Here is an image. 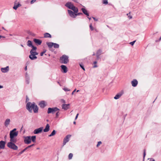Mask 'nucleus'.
Returning <instances> with one entry per match:
<instances>
[{"mask_svg": "<svg viewBox=\"0 0 161 161\" xmlns=\"http://www.w3.org/2000/svg\"><path fill=\"white\" fill-rule=\"evenodd\" d=\"M46 44L49 48H52L54 45V43L52 42H47Z\"/></svg>", "mask_w": 161, "mask_h": 161, "instance_id": "nucleus-25", "label": "nucleus"}, {"mask_svg": "<svg viewBox=\"0 0 161 161\" xmlns=\"http://www.w3.org/2000/svg\"><path fill=\"white\" fill-rule=\"evenodd\" d=\"M7 146L9 148L14 150H16L18 149V147L15 144L11 142H8L7 144Z\"/></svg>", "mask_w": 161, "mask_h": 161, "instance_id": "nucleus-4", "label": "nucleus"}, {"mask_svg": "<svg viewBox=\"0 0 161 161\" xmlns=\"http://www.w3.org/2000/svg\"><path fill=\"white\" fill-rule=\"evenodd\" d=\"M78 115H79V114H78H78H76V117H75V120H76V119L77 118Z\"/></svg>", "mask_w": 161, "mask_h": 161, "instance_id": "nucleus-52", "label": "nucleus"}, {"mask_svg": "<svg viewBox=\"0 0 161 161\" xmlns=\"http://www.w3.org/2000/svg\"><path fill=\"white\" fill-rule=\"evenodd\" d=\"M97 63V62L96 61L94 62L93 63L94 64V65L93 66L94 68H96V67H97V65H96Z\"/></svg>", "mask_w": 161, "mask_h": 161, "instance_id": "nucleus-43", "label": "nucleus"}, {"mask_svg": "<svg viewBox=\"0 0 161 161\" xmlns=\"http://www.w3.org/2000/svg\"><path fill=\"white\" fill-rule=\"evenodd\" d=\"M161 40V36L160 37L159 39L158 40H156V42H158Z\"/></svg>", "mask_w": 161, "mask_h": 161, "instance_id": "nucleus-51", "label": "nucleus"}, {"mask_svg": "<svg viewBox=\"0 0 161 161\" xmlns=\"http://www.w3.org/2000/svg\"><path fill=\"white\" fill-rule=\"evenodd\" d=\"M81 10L82 11L83 13L86 15L87 16H89V13L86 9L84 8H81Z\"/></svg>", "mask_w": 161, "mask_h": 161, "instance_id": "nucleus-21", "label": "nucleus"}, {"mask_svg": "<svg viewBox=\"0 0 161 161\" xmlns=\"http://www.w3.org/2000/svg\"><path fill=\"white\" fill-rule=\"evenodd\" d=\"M63 102L64 103H65V100H64L63 99Z\"/></svg>", "mask_w": 161, "mask_h": 161, "instance_id": "nucleus-62", "label": "nucleus"}, {"mask_svg": "<svg viewBox=\"0 0 161 161\" xmlns=\"http://www.w3.org/2000/svg\"><path fill=\"white\" fill-rule=\"evenodd\" d=\"M53 47L55 48H58L59 47V45L57 43H54Z\"/></svg>", "mask_w": 161, "mask_h": 161, "instance_id": "nucleus-31", "label": "nucleus"}, {"mask_svg": "<svg viewBox=\"0 0 161 161\" xmlns=\"http://www.w3.org/2000/svg\"><path fill=\"white\" fill-rule=\"evenodd\" d=\"M26 101H28L29 100V99L28 98V97L27 96H26Z\"/></svg>", "mask_w": 161, "mask_h": 161, "instance_id": "nucleus-56", "label": "nucleus"}, {"mask_svg": "<svg viewBox=\"0 0 161 161\" xmlns=\"http://www.w3.org/2000/svg\"><path fill=\"white\" fill-rule=\"evenodd\" d=\"M26 83L28 84L29 83V78L28 77L26 78Z\"/></svg>", "mask_w": 161, "mask_h": 161, "instance_id": "nucleus-41", "label": "nucleus"}, {"mask_svg": "<svg viewBox=\"0 0 161 161\" xmlns=\"http://www.w3.org/2000/svg\"><path fill=\"white\" fill-rule=\"evenodd\" d=\"M61 71L64 73H66L68 71V69L67 67L64 65H62L61 66Z\"/></svg>", "mask_w": 161, "mask_h": 161, "instance_id": "nucleus-12", "label": "nucleus"}, {"mask_svg": "<svg viewBox=\"0 0 161 161\" xmlns=\"http://www.w3.org/2000/svg\"><path fill=\"white\" fill-rule=\"evenodd\" d=\"M27 45L30 47H31L32 49H33L34 47H36L33 45L31 41L30 40H28L27 42Z\"/></svg>", "mask_w": 161, "mask_h": 161, "instance_id": "nucleus-22", "label": "nucleus"}, {"mask_svg": "<svg viewBox=\"0 0 161 161\" xmlns=\"http://www.w3.org/2000/svg\"><path fill=\"white\" fill-rule=\"evenodd\" d=\"M83 15V14L82 13L80 12V13H75V17L77 15Z\"/></svg>", "mask_w": 161, "mask_h": 161, "instance_id": "nucleus-37", "label": "nucleus"}, {"mask_svg": "<svg viewBox=\"0 0 161 161\" xmlns=\"http://www.w3.org/2000/svg\"><path fill=\"white\" fill-rule=\"evenodd\" d=\"M59 114H60V113L59 111H58L56 112V118H58Z\"/></svg>", "mask_w": 161, "mask_h": 161, "instance_id": "nucleus-40", "label": "nucleus"}, {"mask_svg": "<svg viewBox=\"0 0 161 161\" xmlns=\"http://www.w3.org/2000/svg\"><path fill=\"white\" fill-rule=\"evenodd\" d=\"M149 161H155V160L153 158H150Z\"/></svg>", "mask_w": 161, "mask_h": 161, "instance_id": "nucleus-49", "label": "nucleus"}, {"mask_svg": "<svg viewBox=\"0 0 161 161\" xmlns=\"http://www.w3.org/2000/svg\"><path fill=\"white\" fill-rule=\"evenodd\" d=\"M69 106H70L69 104H62V109H63L65 110H67L69 108Z\"/></svg>", "mask_w": 161, "mask_h": 161, "instance_id": "nucleus-17", "label": "nucleus"}, {"mask_svg": "<svg viewBox=\"0 0 161 161\" xmlns=\"http://www.w3.org/2000/svg\"><path fill=\"white\" fill-rule=\"evenodd\" d=\"M26 109L30 112H32V109L34 113L38 112V108L34 102L31 103V102H28L26 105Z\"/></svg>", "mask_w": 161, "mask_h": 161, "instance_id": "nucleus-1", "label": "nucleus"}, {"mask_svg": "<svg viewBox=\"0 0 161 161\" xmlns=\"http://www.w3.org/2000/svg\"><path fill=\"white\" fill-rule=\"evenodd\" d=\"M68 11L70 17L74 18H75V13L70 10H68Z\"/></svg>", "mask_w": 161, "mask_h": 161, "instance_id": "nucleus-14", "label": "nucleus"}, {"mask_svg": "<svg viewBox=\"0 0 161 161\" xmlns=\"http://www.w3.org/2000/svg\"><path fill=\"white\" fill-rule=\"evenodd\" d=\"M99 56H98L97 54H96V57H97V59H98L99 58Z\"/></svg>", "mask_w": 161, "mask_h": 161, "instance_id": "nucleus-58", "label": "nucleus"}, {"mask_svg": "<svg viewBox=\"0 0 161 161\" xmlns=\"http://www.w3.org/2000/svg\"><path fill=\"white\" fill-rule=\"evenodd\" d=\"M128 18L130 19H131L132 18V16H130V15H129L128 16Z\"/></svg>", "mask_w": 161, "mask_h": 161, "instance_id": "nucleus-55", "label": "nucleus"}, {"mask_svg": "<svg viewBox=\"0 0 161 161\" xmlns=\"http://www.w3.org/2000/svg\"><path fill=\"white\" fill-rule=\"evenodd\" d=\"M10 119H7L5 120V121L4 122V125L6 127H8V125L10 124Z\"/></svg>", "mask_w": 161, "mask_h": 161, "instance_id": "nucleus-23", "label": "nucleus"}, {"mask_svg": "<svg viewBox=\"0 0 161 161\" xmlns=\"http://www.w3.org/2000/svg\"><path fill=\"white\" fill-rule=\"evenodd\" d=\"M34 145H35L34 144H32L31 145L28 146L27 147H26V148L27 149H28V148H30V147L33 146Z\"/></svg>", "mask_w": 161, "mask_h": 161, "instance_id": "nucleus-42", "label": "nucleus"}, {"mask_svg": "<svg viewBox=\"0 0 161 161\" xmlns=\"http://www.w3.org/2000/svg\"><path fill=\"white\" fill-rule=\"evenodd\" d=\"M18 5V7H20L21 6V5L19 3H18V4H17Z\"/></svg>", "mask_w": 161, "mask_h": 161, "instance_id": "nucleus-54", "label": "nucleus"}, {"mask_svg": "<svg viewBox=\"0 0 161 161\" xmlns=\"http://www.w3.org/2000/svg\"><path fill=\"white\" fill-rule=\"evenodd\" d=\"M33 41L36 44L38 45H40L42 43V40L39 39H37L36 38H34L33 39Z\"/></svg>", "mask_w": 161, "mask_h": 161, "instance_id": "nucleus-19", "label": "nucleus"}, {"mask_svg": "<svg viewBox=\"0 0 161 161\" xmlns=\"http://www.w3.org/2000/svg\"><path fill=\"white\" fill-rule=\"evenodd\" d=\"M36 0H31V4H32L36 1Z\"/></svg>", "mask_w": 161, "mask_h": 161, "instance_id": "nucleus-47", "label": "nucleus"}, {"mask_svg": "<svg viewBox=\"0 0 161 161\" xmlns=\"http://www.w3.org/2000/svg\"><path fill=\"white\" fill-rule=\"evenodd\" d=\"M101 143L102 142L101 141L98 142L97 145V147H98Z\"/></svg>", "mask_w": 161, "mask_h": 161, "instance_id": "nucleus-46", "label": "nucleus"}, {"mask_svg": "<svg viewBox=\"0 0 161 161\" xmlns=\"http://www.w3.org/2000/svg\"><path fill=\"white\" fill-rule=\"evenodd\" d=\"M6 142L3 141H0V148L4 149L5 148Z\"/></svg>", "mask_w": 161, "mask_h": 161, "instance_id": "nucleus-15", "label": "nucleus"}, {"mask_svg": "<svg viewBox=\"0 0 161 161\" xmlns=\"http://www.w3.org/2000/svg\"><path fill=\"white\" fill-rule=\"evenodd\" d=\"M0 39L1 38H5V37L4 36H1L0 35Z\"/></svg>", "mask_w": 161, "mask_h": 161, "instance_id": "nucleus-57", "label": "nucleus"}, {"mask_svg": "<svg viewBox=\"0 0 161 161\" xmlns=\"http://www.w3.org/2000/svg\"><path fill=\"white\" fill-rule=\"evenodd\" d=\"M27 149H26V147L24 149L22 150V151L19 152V155H20L22 154L24 152H25Z\"/></svg>", "mask_w": 161, "mask_h": 161, "instance_id": "nucleus-33", "label": "nucleus"}, {"mask_svg": "<svg viewBox=\"0 0 161 161\" xmlns=\"http://www.w3.org/2000/svg\"><path fill=\"white\" fill-rule=\"evenodd\" d=\"M10 142H13V143H15L17 142V140L16 138H14V137H10Z\"/></svg>", "mask_w": 161, "mask_h": 161, "instance_id": "nucleus-26", "label": "nucleus"}, {"mask_svg": "<svg viewBox=\"0 0 161 161\" xmlns=\"http://www.w3.org/2000/svg\"><path fill=\"white\" fill-rule=\"evenodd\" d=\"M59 109L57 107L49 108H48L47 113L48 114L52 113L53 114L55 112L59 111Z\"/></svg>", "mask_w": 161, "mask_h": 161, "instance_id": "nucleus-5", "label": "nucleus"}, {"mask_svg": "<svg viewBox=\"0 0 161 161\" xmlns=\"http://www.w3.org/2000/svg\"><path fill=\"white\" fill-rule=\"evenodd\" d=\"M19 7L18 6V5L17 4H16V3H14V6L13 7V8L16 10L17 9V8Z\"/></svg>", "mask_w": 161, "mask_h": 161, "instance_id": "nucleus-32", "label": "nucleus"}, {"mask_svg": "<svg viewBox=\"0 0 161 161\" xmlns=\"http://www.w3.org/2000/svg\"><path fill=\"white\" fill-rule=\"evenodd\" d=\"M124 91L122 90L120 92L118 93L114 97V98L115 99H119L123 94Z\"/></svg>", "mask_w": 161, "mask_h": 161, "instance_id": "nucleus-10", "label": "nucleus"}, {"mask_svg": "<svg viewBox=\"0 0 161 161\" xmlns=\"http://www.w3.org/2000/svg\"><path fill=\"white\" fill-rule=\"evenodd\" d=\"M56 133V131L55 130H53L52 131V132L51 134H50L48 136L49 137L53 136H54L55 135Z\"/></svg>", "mask_w": 161, "mask_h": 161, "instance_id": "nucleus-28", "label": "nucleus"}, {"mask_svg": "<svg viewBox=\"0 0 161 161\" xmlns=\"http://www.w3.org/2000/svg\"><path fill=\"white\" fill-rule=\"evenodd\" d=\"M37 49L36 47H34L33 49H32L30 51L32 53H33V54L35 55V56H36L38 54V53H37L36 51V50Z\"/></svg>", "mask_w": 161, "mask_h": 161, "instance_id": "nucleus-18", "label": "nucleus"}, {"mask_svg": "<svg viewBox=\"0 0 161 161\" xmlns=\"http://www.w3.org/2000/svg\"><path fill=\"white\" fill-rule=\"evenodd\" d=\"M24 142L25 144H29L31 142V136H24Z\"/></svg>", "mask_w": 161, "mask_h": 161, "instance_id": "nucleus-7", "label": "nucleus"}, {"mask_svg": "<svg viewBox=\"0 0 161 161\" xmlns=\"http://www.w3.org/2000/svg\"><path fill=\"white\" fill-rule=\"evenodd\" d=\"M46 50H43V51L41 53L40 56H42L43 54L46 52Z\"/></svg>", "mask_w": 161, "mask_h": 161, "instance_id": "nucleus-36", "label": "nucleus"}, {"mask_svg": "<svg viewBox=\"0 0 161 161\" xmlns=\"http://www.w3.org/2000/svg\"><path fill=\"white\" fill-rule=\"evenodd\" d=\"M43 129V127H41L39 128L36 129L34 130L33 133L34 134H38L40 133L42 131Z\"/></svg>", "mask_w": 161, "mask_h": 161, "instance_id": "nucleus-11", "label": "nucleus"}, {"mask_svg": "<svg viewBox=\"0 0 161 161\" xmlns=\"http://www.w3.org/2000/svg\"><path fill=\"white\" fill-rule=\"evenodd\" d=\"M136 41H134L132 42H131L130 43V44L132 46H133L134 44L135 43V42Z\"/></svg>", "mask_w": 161, "mask_h": 161, "instance_id": "nucleus-45", "label": "nucleus"}, {"mask_svg": "<svg viewBox=\"0 0 161 161\" xmlns=\"http://www.w3.org/2000/svg\"><path fill=\"white\" fill-rule=\"evenodd\" d=\"M71 136L70 135H67L64 138L63 140V146L65 145V144L68 142L69 140V138Z\"/></svg>", "mask_w": 161, "mask_h": 161, "instance_id": "nucleus-8", "label": "nucleus"}, {"mask_svg": "<svg viewBox=\"0 0 161 161\" xmlns=\"http://www.w3.org/2000/svg\"><path fill=\"white\" fill-rule=\"evenodd\" d=\"M80 67L84 71L85 70V69L84 66V65L82 63L80 64Z\"/></svg>", "mask_w": 161, "mask_h": 161, "instance_id": "nucleus-34", "label": "nucleus"}, {"mask_svg": "<svg viewBox=\"0 0 161 161\" xmlns=\"http://www.w3.org/2000/svg\"><path fill=\"white\" fill-rule=\"evenodd\" d=\"M44 37L46 38H51L52 37V36L49 33H45L44 34Z\"/></svg>", "mask_w": 161, "mask_h": 161, "instance_id": "nucleus-27", "label": "nucleus"}, {"mask_svg": "<svg viewBox=\"0 0 161 161\" xmlns=\"http://www.w3.org/2000/svg\"><path fill=\"white\" fill-rule=\"evenodd\" d=\"M30 54L29 55V58L31 60H34L37 58V57L36 56L32 53L30 51Z\"/></svg>", "mask_w": 161, "mask_h": 161, "instance_id": "nucleus-13", "label": "nucleus"}, {"mask_svg": "<svg viewBox=\"0 0 161 161\" xmlns=\"http://www.w3.org/2000/svg\"><path fill=\"white\" fill-rule=\"evenodd\" d=\"M65 6L68 8L73 10L74 13H77L78 12L77 8L74 6L71 2H68L65 4Z\"/></svg>", "mask_w": 161, "mask_h": 161, "instance_id": "nucleus-2", "label": "nucleus"}, {"mask_svg": "<svg viewBox=\"0 0 161 161\" xmlns=\"http://www.w3.org/2000/svg\"><path fill=\"white\" fill-rule=\"evenodd\" d=\"M50 126L48 124H47L45 128L43 130V131L45 132H47L49 130Z\"/></svg>", "mask_w": 161, "mask_h": 161, "instance_id": "nucleus-24", "label": "nucleus"}, {"mask_svg": "<svg viewBox=\"0 0 161 161\" xmlns=\"http://www.w3.org/2000/svg\"><path fill=\"white\" fill-rule=\"evenodd\" d=\"M31 141H32L33 142H36V136H31Z\"/></svg>", "mask_w": 161, "mask_h": 161, "instance_id": "nucleus-29", "label": "nucleus"}, {"mask_svg": "<svg viewBox=\"0 0 161 161\" xmlns=\"http://www.w3.org/2000/svg\"><path fill=\"white\" fill-rule=\"evenodd\" d=\"M63 90L65 91H69V90L67 88H64L63 89Z\"/></svg>", "mask_w": 161, "mask_h": 161, "instance_id": "nucleus-48", "label": "nucleus"}, {"mask_svg": "<svg viewBox=\"0 0 161 161\" xmlns=\"http://www.w3.org/2000/svg\"><path fill=\"white\" fill-rule=\"evenodd\" d=\"M103 3L105 4H108V2L107 0H103Z\"/></svg>", "mask_w": 161, "mask_h": 161, "instance_id": "nucleus-39", "label": "nucleus"}, {"mask_svg": "<svg viewBox=\"0 0 161 161\" xmlns=\"http://www.w3.org/2000/svg\"><path fill=\"white\" fill-rule=\"evenodd\" d=\"M88 18L89 19V20H90L91 19V17H89L88 16H87Z\"/></svg>", "mask_w": 161, "mask_h": 161, "instance_id": "nucleus-59", "label": "nucleus"}, {"mask_svg": "<svg viewBox=\"0 0 161 161\" xmlns=\"http://www.w3.org/2000/svg\"><path fill=\"white\" fill-rule=\"evenodd\" d=\"M76 89H75L73 91V92H72V94L73 95L74 94V93L76 91Z\"/></svg>", "mask_w": 161, "mask_h": 161, "instance_id": "nucleus-53", "label": "nucleus"}, {"mask_svg": "<svg viewBox=\"0 0 161 161\" xmlns=\"http://www.w3.org/2000/svg\"><path fill=\"white\" fill-rule=\"evenodd\" d=\"M92 18L95 21H97L98 20L97 19H96L95 18L92 17Z\"/></svg>", "mask_w": 161, "mask_h": 161, "instance_id": "nucleus-50", "label": "nucleus"}, {"mask_svg": "<svg viewBox=\"0 0 161 161\" xmlns=\"http://www.w3.org/2000/svg\"><path fill=\"white\" fill-rule=\"evenodd\" d=\"M102 50L100 49H99L97 50V52L96 54H97L98 56H100L102 53Z\"/></svg>", "mask_w": 161, "mask_h": 161, "instance_id": "nucleus-30", "label": "nucleus"}, {"mask_svg": "<svg viewBox=\"0 0 161 161\" xmlns=\"http://www.w3.org/2000/svg\"><path fill=\"white\" fill-rule=\"evenodd\" d=\"M73 124H76V122H75V121H74V122H73Z\"/></svg>", "mask_w": 161, "mask_h": 161, "instance_id": "nucleus-64", "label": "nucleus"}, {"mask_svg": "<svg viewBox=\"0 0 161 161\" xmlns=\"http://www.w3.org/2000/svg\"><path fill=\"white\" fill-rule=\"evenodd\" d=\"M59 60L61 63L66 64L69 62V57L67 55H64L60 58Z\"/></svg>", "mask_w": 161, "mask_h": 161, "instance_id": "nucleus-3", "label": "nucleus"}, {"mask_svg": "<svg viewBox=\"0 0 161 161\" xmlns=\"http://www.w3.org/2000/svg\"><path fill=\"white\" fill-rule=\"evenodd\" d=\"M146 155V150L145 149L144 150V153H143V158H144Z\"/></svg>", "mask_w": 161, "mask_h": 161, "instance_id": "nucleus-44", "label": "nucleus"}, {"mask_svg": "<svg viewBox=\"0 0 161 161\" xmlns=\"http://www.w3.org/2000/svg\"><path fill=\"white\" fill-rule=\"evenodd\" d=\"M38 105L40 108H43L47 106V103L45 101H42L39 103Z\"/></svg>", "mask_w": 161, "mask_h": 161, "instance_id": "nucleus-9", "label": "nucleus"}, {"mask_svg": "<svg viewBox=\"0 0 161 161\" xmlns=\"http://www.w3.org/2000/svg\"><path fill=\"white\" fill-rule=\"evenodd\" d=\"M9 70V68L8 66L5 68H2L1 69V70L3 73H6L8 72Z\"/></svg>", "mask_w": 161, "mask_h": 161, "instance_id": "nucleus-20", "label": "nucleus"}, {"mask_svg": "<svg viewBox=\"0 0 161 161\" xmlns=\"http://www.w3.org/2000/svg\"><path fill=\"white\" fill-rule=\"evenodd\" d=\"M3 86L1 85H0V89L3 88Z\"/></svg>", "mask_w": 161, "mask_h": 161, "instance_id": "nucleus-61", "label": "nucleus"}, {"mask_svg": "<svg viewBox=\"0 0 161 161\" xmlns=\"http://www.w3.org/2000/svg\"><path fill=\"white\" fill-rule=\"evenodd\" d=\"M138 83V81L136 79H133L131 81V84H132V86L133 87H136L137 86V85Z\"/></svg>", "mask_w": 161, "mask_h": 161, "instance_id": "nucleus-16", "label": "nucleus"}, {"mask_svg": "<svg viewBox=\"0 0 161 161\" xmlns=\"http://www.w3.org/2000/svg\"><path fill=\"white\" fill-rule=\"evenodd\" d=\"M25 70H27V66H26L25 68Z\"/></svg>", "mask_w": 161, "mask_h": 161, "instance_id": "nucleus-60", "label": "nucleus"}, {"mask_svg": "<svg viewBox=\"0 0 161 161\" xmlns=\"http://www.w3.org/2000/svg\"><path fill=\"white\" fill-rule=\"evenodd\" d=\"M89 27L90 30L92 31H93L94 30V28L92 26V24H91L89 25Z\"/></svg>", "mask_w": 161, "mask_h": 161, "instance_id": "nucleus-38", "label": "nucleus"}, {"mask_svg": "<svg viewBox=\"0 0 161 161\" xmlns=\"http://www.w3.org/2000/svg\"><path fill=\"white\" fill-rule=\"evenodd\" d=\"M16 129L14 128L13 130H11L10 132L9 135L10 137H16L18 134V131H16Z\"/></svg>", "mask_w": 161, "mask_h": 161, "instance_id": "nucleus-6", "label": "nucleus"}, {"mask_svg": "<svg viewBox=\"0 0 161 161\" xmlns=\"http://www.w3.org/2000/svg\"><path fill=\"white\" fill-rule=\"evenodd\" d=\"M95 55V53H93V54H92L93 56H94Z\"/></svg>", "mask_w": 161, "mask_h": 161, "instance_id": "nucleus-63", "label": "nucleus"}, {"mask_svg": "<svg viewBox=\"0 0 161 161\" xmlns=\"http://www.w3.org/2000/svg\"><path fill=\"white\" fill-rule=\"evenodd\" d=\"M73 154L72 153H70L68 156V158L69 159H71L73 157Z\"/></svg>", "mask_w": 161, "mask_h": 161, "instance_id": "nucleus-35", "label": "nucleus"}]
</instances>
